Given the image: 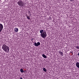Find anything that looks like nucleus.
Masks as SVG:
<instances>
[{"label":"nucleus","instance_id":"1","mask_svg":"<svg viewBox=\"0 0 79 79\" xmlns=\"http://www.w3.org/2000/svg\"><path fill=\"white\" fill-rule=\"evenodd\" d=\"M40 33H41L40 35H41L43 38L45 39V38L47 37V33H46V31H44L43 29L40 31Z\"/></svg>","mask_w":79,"mask_h":79},{"label":"nucleus","instance_id":"2","mask_svg":"<svg viewBox=\"0 0 79 79\" xmlns=\"http://www.w3.org/2000/svg\"><path fill=\"white\" fill-rule=\"evenodd\" d=\"M2 48L5 52H9L10 48H9V47L6 46V44H4L2 46Z\"/></svg>","mask_w":79,"mask_h":79},{"label":"nucleus","instance_id":"3","mask_svg":"<svg viewBox=\"0 0 79 79\" xmlns=\"http://www.w3.org/2000/svg\"><path fill=\"white\" fill-rule=\"evenodd\" d=\"M17 4L18 5L22 7L25 6V4H24V2L22 1V0H19V1L18 2Z\"/></svg>","mask_w":79,"mask_h":79},{"label":"nucleus","instance_id":"4","mask_svg":"<svg viewBox=\"0 0 79 79\" xmlns=\"http://www.w3.org/2000/svg\"><path fill=\"white\" fill-rule=\"evenodd\" d=\"M3 25L2 24H0V32H1L3 30Z\"/></svg>","mask_w":79,"mask_h":79},{"label":"nucleus","instance_id":"5","mask_svg":"<svg viewBox=\"0 0 79 79\" xmlns=\"http://www.w3.org/2000/svg\"><path fill=\"white\" fill-rule=\"evenodd\" d=\"M34 45H35V46H38L40 45V43L39 42H37V43H36V42H35L34 43Z\"/></svg>","mask_w":79,"mask_h":79},{"label":"nucleus","instance_id":"6","mask_svg":"<svg viewBox=\"0 0 79 79\" xmlns=\"http://www.w3.org/2000/svg\"><path fill=\"white\" fill-rule=\"evenodd\" d=\"M76 66L79 68V62H77L76 64Z\"/></svg>","mask_w":79,"mask_h":79},{"label":"nucleus","instance_id":"7","mask_svg":"<svg viewBox=\"0 0 79 79\" xmlns=\"http://www.w3.org/2000/svg\"><path fill=\"white\" fill-rule=\"evenodd\" d=\"M15 32H18V28H15Z\"/></svg>","mask_w":79,"mask_h":79},{"label":"nucleus","instance_id":"8","mask_svg":"<svg viewBox=\"0 0 79 79\" xmlns=\"http://www.w3.org/2000/svg\"><path fill=\"white\" fill-rule=\"evenodd\" d=\"M42 56L44 57V58H47V56L45 54H43Z\"/></svg>","mask_w":79,"mask_h":79},{"label":"nucleus","instance_id":"9","mask_svg":"<svg viewBox=\"0 0 79 79\" xmlns=\"http://www.w3.org/2000/svg\"><path fill=\"white\" fill-rule=\"evenodd\" d=\"M59 54H60L61 55L63 56V53L62 52L59 51Z\"/></svg>","mask_w":79,"mask_h":79},{"label":"nucleus","instance_id":"10","mask_svg":"<svg viewBox=\"0 0 79 79\" xmlns=\"http://www.w3.org/2000/svg\"><path fill=\"white\" fill-rule=\"evenodd\" d=\"M27 19H29V20H30V19H31L30 17L28 15L27 16Z\"/></svg>","mask_w":79,"mask_h":79},{"label":"nucleus","instance_id":"11","mask_svg":"<svg viewBox=\"0 0 79 79\" xmlns=\"http://www.w3.org/2000/svg\"><path fill=\"white\" fill-rule=\"evenodd\" d=\"M20 72H21V73H24V71L23 70V69H20Z\"/></svg>","mask_w":79,"mask_h":79},{"label":"nucleus","instance_id":"12","mask_svg":"<svg viewBox=\"0 0 79 79\" xmlns=\"http://www.w3.org/2000/svg\"><path fill=\"white\" fill-rule=\"evenodd\" d=\"M43 71L45 72H47V69L45 68H43Z\"/></svg>","mask_w":79,"mask_h":79},{"label":"nucleus","instance_id":"13","mask_svg":"<svg viewBox=\"0 0 79 79\" xmlns=\"http://www.w3.org/2000/svg\"><path fill=\"white\" fill-rule=\"evenodd\" d=\"M74 47H75V48H77V49H79V46H75Z\"/></svg>","mask_w":79,"mask_h":79},{"label":"nucleus","instance_id":"14","mask_svg":"<svg viewBox=\"0 0 79 79\" xmlns=\"http://www.w3.org/2000/svg\"><path fill=\"white\" fill-rule=\"evenodd\" d=\"M34 38H32L31 39V41L32 42H34Z\"/></svg>","mask_w":79,"mask_h":79},{"label":"nucleus","instance_id":"15","mask_svg":"<svg viewBox=\"0 0 79 79\" xmlns=\"http://www.w3.org/2000/svg\"><path fill=\"white\" fill-rule=\"evenodd\" d=\"M28 14H31V12L30 11H28Z\"/></svg>","mask_w":79,"mask_h":79},{"label":"nucleus","instance_id":"16","mask_svg":"<svg viewBox=\"0 0 79 79\" xmlns=\"http://www.w3.org/2000/svg\"><path fill=\"white\" fill-rule=\"evenodd\" d=\"M70 1H71V2H73V1H74V0H69Z\"/></svg>","mask_w":79,"mask_h":79},{"label":"nucleus","instance_id":"17","mask_svg":"<svg viewBox=\"0 0 79 79\" xmlns=\"http://www.w3.org/2000/svg\"><path fill=\"white\" fill-rule=\"evenodd\" d=\"M20 79H23V78L21 77L20 78Z\"/></svg>","mask_w":79,"mask_h":79},{"label":"nucleus","instance_id":"18","mask_svg":"<svg viewBox=\"0 0 79 79\" xmlns=\"http://www.w3.org/2000/svg\"><path fill=\"white\" fill-rule=\"evenodd\" d=\"M78 56H79V52L78 54Z\"/></svg>","mask_w":79,"mask_h":79}]
</instances>
